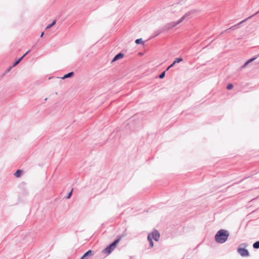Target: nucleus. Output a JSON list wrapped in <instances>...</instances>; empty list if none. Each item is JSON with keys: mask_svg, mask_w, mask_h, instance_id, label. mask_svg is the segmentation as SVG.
Here are the masks:
<instances>
[{"mask_svg": "<svg viewBox=\"0 0 259 259\" xmlns=\"http://www.w3.org/2000/svg\"><path fill=\"white\" fill-rule=\"evenodd\" d=\"M29 52V51H27L24 55H23L19 59V60L20 61L24 57V56Z\"/></svg>", "mask_w": 259, "mask_h": 259, "instance_id": "obj_28", "label": "nucleus"}, {"mask_svg": "<svg viewBox=\"0 0 259 259\" xmlns=\"http://www.w3.org/2000/svg\"><path fill=\"white\" fill-rule=\"evenodd\" d=\"M183 59L182 58H177L175 59V60H174V61L173 62H174V64H176V63H180L182 61H183Z\"/></svg>", "mask_w": 259, "mask_h": 259, "instance_id": "obj_14", "label": "nucleus"}, {"mask_svg": "<svg viewBox=\"0 0 259 259\" xmlns=\"http://www.w3.org/2000/svg\"><path fill=\"white\" fill-rule=\"evenodd\" d=\"M257 57H253L252 58H251L249 60H248V62H252L253 61H254Z\"/></svg>", "mask_w": 259, "mask_h": 259, "instance_id": "obj_26", "label": "nucleus"}, {"mask_svg": "<svg viewBox=\"0 0 259 259\" xmlns=\"http://www.w3.org/2000/svg\"><path fill=\"white\" fill-rule=\"evenodd\" d=\"M123 236V235H119L117 237L116 239L119 240V241H120V240L121 239Z\"/></svg>", "mask_w": 259, "mask_h": 259, "instance_id": "obj_25", "label": "nucleus"}, {"mask_svg": "<svg viewBox=\"0 0 259 259\" xmlns=\"http://www.w3.org/2000/svg\"><path fill=\"white\" fill-rule=\"evenodd\" d=\"M123 236V235H119L117 237L116 239L119 240V241H120V240L121 239Z\"/></svg>", "mask_w": 259, "mask_h": 259, "instance_id": "obj_24", "label": "nucleus"}, {"mask_svg": "<svg viewBox=\"0 0 259 259\" xmlns=\"http://www.w3.org/2000/svg\"><path fill=\"white\" fill-rule=\"evenodd\" d=\"M229 233L227 230L221 229L215 235V241L220 244L225 243L228 239Z\"/></svg>", "mask_w": 259, "mask_h": 259, "instance_id": "obj_1", "label": "nucleus"}, {"mask_svg": "<svg viewBox=\"0 0 259 259\" xmlns=\"http://www.w3.org/2000/svg\"><path fill=\"white\" fill-rule=\"evenodd\" d=\"M164 31H165L164 30V29L162 27L159 28V29H158L157 30H156L155 31V32H154L155 35H154V37H156V36H158L159 34H160V33H161L162 32H163Z\"/></svg>", "mask_w": 259, "mask_h": 259, "instance_id": "obj_9", "label": "nucleus"}, {"mask_svg": "<svg viewBox=\"0 0 259 259\" xmlns=\"http://www.w3.org/2000/svg\"><path fill=\"white\" fill-rule=\"evenodd\" d=\"M113 250V242L111 243L106 248H105L104 250H103L102 251V254L104 256H107L112 252Z\"/></svg>", "mask_w": 259, "mask_h": 259, "instance_id": "obj_2", "label": "nucleus"}, {"mask_svg": "<svg viewBox=\"0 0 259 259\" xmlns=\"http://www.w3.org/2000/svg\"><path fill=\"white\" fill-rule=\"evenodd\" d=\"M147 239H148V241L149 242L150 247V248L153 247V246H154V243H153V241L152 238L151 236V235H148Z\"/></svg>", "mask_w": 259, "mask_h": 259, "instance_id": "obj_8", "label": "nucleus"}, {"mask_svg": "<svg viewBox=\"0 0 259 259\" xmlns=\"http://www.w3.org/2000/svg\"><path fill=\"white\" fill-rule=\"evenodd\" d=\"M119 242V240L118 239H114V249L115 248V247H116L117 244L118 243V242Z\"/></svg>", "mask_w": 259, "mask_h": 259, "instance_id": "obj_21", "label": "nucleus"}, {"mask_svg": "<svg viewBox=\"0 0 259 259\" xmlns=\"http://www.w3.org/2000/svg\"><path fill=\"white\" fill-rule=\"evenodd\" d=\"M253 247L254 249L259 248V241H257L253 244Z\"/></svg>", "mask_w": 259, "mask_h": 259, "instance_id": "obj_15", "label": "nucleus"}, {"mask_svg": "<svg viewBox=\"0 0 259 259\" xmlns=\"http://www.w3.org/2000/svg\"><path fill=\"white\" fill-rule=\"evenodd\" d=\"M249 63V62H248V60L245 63V64H244L243 66H246L247 64H248Z\"/></svg>", "mask_w": 259, "mask_h": 259, "instance_id": "obj_30", "label": "nucleus"}, {"mask_svg": "<svg viewBox=\"0 0 259 259\" xmlns=\"http://www.w3.org/2000/svg\"><path fill=\"white\" fill-rule=\"evenodd\" d=\"M177 22H171L170 23H167L165 24L162 28H163L165 31H167L168 30L174 27L176 25H177Z\"/></svg>", "mask_w": 259, "mask_h": 259, "instance_id": "obj_5", "label": "nucleus"}, {"mask_svg": "<svg viewBox=\"0 0 259 259\" xmlns=\"http://www.w3.org/2000/svg\"><path fill=\"white\" fill-rule=\"evenodd\" d=\"M23 173V171L22 170L18 169L17 170L15 173L14 174V175L17 178H19L21 177Z\"/></svg>", "mask_w": 259, "mask_h": 259, "instance_id": "obj_11", "label": "nucleus"}, {"mask_svg": "<svg viewBox=\"0 0 259 259\" xmlns=\"http://www.w3.org/2000/svg\"><path fill=\"white\" fill-rule=\"evenodd\" d=\"M135 43L137 45H139V44L144 45V42L143 41V40L142 38L137 39L135 40Z\"/></svg>", "mask_w": 259, "mask_h": 259, "instance_id": "obj_12", "label": "nucleus"}, {"mask_svg": "<svg viewBox=\"0 0 259 259\" xmlns=\"http://www.w3.org/2000/svg\"><path fill=\"white\" fill-rule=\"evenodd\" d=\"M19 62H20V61L18 60L17 61H16V62L15 63L14 65H17Z\"/></svg>", "mask_w": 259, "mask_h": 259, "instance_id": "obj_32", "label": "nucleus"}, {"mask_svg": "<svg viewBox=\"0 0 259 259\" xmlns=\"http://www.w3.org/2000/svg\"><path fill=\"white\" fill-rule=\"evenodd\" d=\"M123 57H124L123 53L120 52V53L117 54V55L114 56V62L119 59L122 58Z\"/></svg>", "mask_w": 259, "mask_h": 259, "instance_id": "obj_7", "label": "nucleus"}, {"mask_svg": "<svg viewBox=\"0 0 259 259\" xmlns=\"http://www.w3.org/2000/svg\"><path fill=\"white\" fill-rule=\"evenodd\" d=\"M175 64H174V62H172L169 66L167 67V68L166 69V70H169L170 68L172 67Z\"/></svg>", "mask_w": 259, "mask_h": 259, "instance_id": "obj_23", "label": "nucleus"}, {"mask_svg": "<svg viewBox=\"0 0 259 259\" xmlns=\"http://www.w3.org/2000/svg\"><path fill=\"white\" fill-rule=\"evenodd\" d=\"M148 235H151L152 239H154L155 241H158L159 239L160 233L157 230H153L151 233H149Z\"/></svg>", "mask_w": 259, "mask_h": 259, "instance_id": "obj_4", "label": "nucleus"}, {"mask_svg": "<svg viewBox=\"0 0 259 259\" xmlns=\"http://www.w3.org/2000/svg\"><path fill=\"white\" fill-rule=\"evenodd\" d=\"M73 75V72H70V73H69L64 75V76L62 77V79H65V78H68V77H70L72 76Z\"/></svg>", "mask_w": 259, "mask_h": 259, "instance_id": "obj_13", "label": "nucleus"}, {"mask_svg": "<svg viewBox=\"0 0 259 259\" xmlns=\"http://www.w3.org/2000/svg\"><path fill=\"white\" fill-rule=\"evenodd\" d=\"M185 19V17L183 16L178 21H176L177 24H180L181 22H182Z\"/></svg>", "mask_w": 259, "mask_h": 259, "instance_id": "obj_19", "label": "nucleus"}, {"mask_svg": "<svg viewBox=\"0 0 259 259\" xmlns=\"http://www.w3.org/2000/svg\"><path fill=\"white\" fill-rule=\"evenodd\" d=\"M72 191H73V189L71 190V191L68 193L66 198L67 199H69L72 195Z\"/></svg>", "mask_w": 259, "mask_h": 259, "instance_id": "obj_22", "label": "nucleus"}, {"mask_svg": "<svg viewBox=\"0 0 259 259\" xmlns=\"http://www.w3.org/2000/svg\"><path fill=\"white\" fill-rule=\"evenodd\" d=\"M44 32H42V33H41V34L40 36H41V37H42V36H43V35H44Z\"/></svg>", "mask_w": 259, "mask_h": 259, "instance_id": "obj_34", "label": "nucleus"}, {"mask_svg": "<svg viewBox=\"0 0 259 259\" xmlns=\"http://www.w3.org/2000/svg\"><path fill=\"white\" fill-rule=\"evenodd\" d=\"M93 251L91 250H88L86 252L80 259H87L88 256L93 255Z\"/></svg>", "mask_w": 259, "mask_h": 259, "instance_id": "obj_6", "label": "nucleus"}, {"mask_svg": "<svg viewBox=\"0 0 259 259\" xmlns=\"http://www.w3.org/2000/svg\"><path fill=\"white\" fill-rule=\"evenodd\" d=\"M240 246H244V247L246 246V245L245 244H241Z\"/></svg>", "mask_w": 259, "mask_h": 259, "instance_id": "obj_33", "label": "nucleus"}, {"mask_svg": "<svg viewBox=\"0 0 259 259\" xmlns=\"http://www.w3.org/2000/svg\"><path fill=\"white\" fill-rule=\"evenodd\" d=\"M259 13V10L256 12L254 14L248 17L247 19H250V18L252 17L253 16L256 15V14H258Z\"/></svg>", "mask_w": 259, "mask_h": 259, "instance_id": "obj_27", "label": "nucleus"}, {"mask_svg": "<svg viewBox=\"0 0 259 259\" xmlns=\"http://www.w3.org/2000/svg\"><path fill=\"white\" fill-rule=\"evenodd\" d=\"M190 15H191V12H188L185 13L183 16L185 17V19L188 20L190 18Z\"/></svg>", "mask_w": 259, "mask_h": 259, "instance_id": "obj_16", "label": "nucleus"}, {"mask_svg": "<svg viewBox=\"0 0 259 259\" xmlns=\"http://www.w3.org/2000/svg\"><path fill=\"white\" fill-rule=\"evenodd\" d=\"M249 63V62H248V60L245 63V64H244L243 66H246L247 64H248Z\"/></svg>", "mask_w": 259, "mask_h": 259, "instance_id": "obj_29", "label": "nucleus"}, {"mask_svg": "<svg viewBox=\"0 0 259 259\" xmlns=\"http://www.w3.org/2000/svg\"><path fill=\"white\" fill-rule=\"evenodd\" d=\"M56 24V20H54L52 23L49 25H48L46 27V29L50 28L52 27L53 26H54Z\"/></svg>", "mask_w": 259, "mask_h": 259, "instance_id": "obj_18", "label": "nucleus"}, {"mask_svg": "<svg viewBox=\"0 0 259 259\" xmlns=\"http://www.w3.org/2000/svg\"><path fill=\"white\" fill-rule=\"evenodd\" d=\"M165 72H166V70H165V71H164L162 72L160 74V75H159V78L162 79V78H164V76H165Z\"/></svg>", "mask_w": 259, "mask_h": 259, "instance_id": "obj_17", "label": "nucleus"}, {"mask_svg": "<svg viewBox=\"0 0 259 259\" xmlns=\"http://www.w3.org/2000/svg\"><path fill=\"white\" fill-rule=\"evenodd\" d=\"M249 63V62H248V60L245 63V64H244L243 66H246L247 64H248Z\"/></svg>", "mask_w": 259, "mask_h": 259, "instance_id": "obj_31", "label": "nucleus"}, {"mask_svg": "<svg viewBox=\"0 0 259 259\" xmlns=\"http://www.w3.org/2000/svg\"><path fill=\"white\" fill-rule=\"evenodd\" d=\"M237 252L242 257L248 256L249 255L248 250L245 248L238 247Z\"/></svg>", "mask_w": 259, "mask_h": 259, "instance_id": "obj_3", "label": "nucleus"}, {"mask_svg": "<svg viewBox=\"0 0 259 259\" xmlns=\"http://www.w3.org/2000/svg\"><path fill=\"white\" fill-rule=\"evenodd\" d=\"M233 88V85L232 83H229L227 86V89L229 90L232 89Z\"/></svg>", "mask_w": 259, "mask_h": 259, "instance_id": "obj_20", "label": "nucleus"}, {"mask_svg": "<svg viewBox=\"0 0 259 259\" xmlns=\"http://www.w3.org/2000/svg\"><path fill=\"white\" fill-rule=\"evenodd\" d=\"M247 19L246 18V19H245V20H244L242 21L241 22L239 23L238 24H236V25H234V26H232V27H230L229 28H228V29H226V30H225V32H228V31H229V30H230V29H232V30L235 29V28L237 26L239 25L240 23H242V22H243L245 21Z\"/></svg>", "mask_w": 259, "mask_h": 259, "instance_id": "obj_10", "label": "nucleus"}]
</instances>
